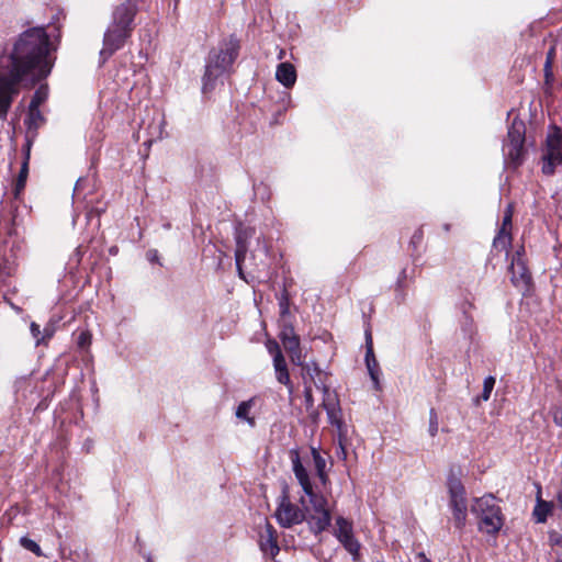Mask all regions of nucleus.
Returning <instances> with one entry per match:
<instances>
[{
    "label": "nucleus",
    "instance_id": "obj_34",
    "mask_svg": "<svg viewBox=\"0 0 562 562\" xmlns=\"http://www.w3.org/2000/svg\"><path fill=\"white\" fill-rule=\"evenodd\" d=\"M297 335L294 331V328L291 325H284L279 337L282 344L289 339L296 337Z\"/></svg>",
    "mask_w": 562,
    "mask_h": 562
},
{
    "label": "nucleus",
    "instance_id": "obj_52",
    "mask_svg": "<svg viewBox=\"0 0 562 562\" xmlns=\"http://www.w3.org/2000/svg\"><path fill=\"white\" fill-rule=\"evenodd\" d=\"M443 229H445L446 232H449V229H450V225H449V224H445V225H443Z\"/></svg>",
    "mask_w": 562,
    "mask_h": 562
},
{
    "label": "nucleus",
    "instance_id": "obj_56",
    "mask_svg": "<svg viewBox=\"0 0 562 562\" xmlns=\"http://www.w3.org/2000/svg\"><path fill=\"white\" fill-rule=\"evenodd\" d=\"M147 562H151V559H147Z\"/></svg>",
    "mask_w": 562,
    "mask_h": 562
},
{
    "label": "nucleus",
    "instance_id": "obj_55",
    "mask_svg": "<svg viewBox=\"0 0 562 562\" xmlns=\"http://www.w3.org/2000/svg\"><path fill=\"white\" fill-rule=\"evenodd\" d=\"M147 562H151V559H147Z\"/></svg>",
    "mask_w": 562,
    "mask_h": 562
},
{
    "label": "nucleus",
    "instance_id": "obj_36",
    "mask_svg": "<svg viewBox=\"0 0 562 562\" xmlns=\"http://www.w3.org/2000/svg\"><path fill=\"white\" fill-rule=\"evenodd\" d=\"M512 217H513L512 206L508 205V207L505 211L504 217H503V223H502L501 229H505V231H509L510 232Z\"/></svg>",
    "mask_w": 562,
    "mask_h": 562
},
{
    "label": "nucleus",
    "instance_id": "obj_15",
    "mask_svg": "<svg viewBox=\"0 0 562 562\" xmlns=\"http://www.w3.org/2000/svg\"><path fill=\"white\" fill-rule=\"evenodd\" d=\"M292 465H293V472L299 481L300 485L302 486L304 493H311V487H313L308 473L304 465L302 464L300 457L297 453L292 457Z\"/></svg>",
    "mask_w": 562,
    "mask_h": 562
},
{
    "label": "nucleus",
    "instance_id": "obj_37",
    "mask_svg": "<svg viewBox=\"0 0 562 562\" xmlns=\"http://www.w3.org/2000/svg\"><path fill=\"white\" fill-rule=\"evenodd\" d=\"M266 346H267V349H268L269 353L272 355L273 358L278 353H282L281 349H280V346H279V344L276 340H268Z\"/></svg>",
    "mask_w": 562,
    "mask_h": 562
},
{
    "label": "nucleus",
    "instance_id": "obj_47",
    "mask_svg": "<svg viewBox=\"0 0 562 562\" xmlns=\"http://www.w3.org/2000/svg\"><path fill=\"white\" fill-rule=\"evenodd\" d=\"M280 307H281V313H282V314L288 313V305H286V303L281 302V303H280Z\"/></svg>",
    "mask_w": 562,
    "mask_h": 562
},
{
    "label": "nucleus",
    "instance_id": "obj_20",
    "mask_svg": "<svg viewBox=\"0 0 562 562\" xmlns=\"http://www.w3.org/2000/svg\"><path fill=\"white\" fill-rule=\"evenodd\" d=\"M283 347L285 351L290 355L291 361L294 364H302V351L300 347V337L296 336L292 339L284 341Z\"/></svg>",
    "mask_w": 562,
    "mask_h": 562
},
{
    "label": "nucleus",
    "instance_id": "obj_44",
    "mask_svg": "<svg viewBox=\"0 0 562 562\" xmlns=\"http://www.w3.org/2000/svg\"><path fill=\"white\" fill-rule=\"evenodd\" d=\"M353 538V532L349 533V535H345V536H341L339 538H337L341 544L346 543L347 541L351 540Z\"/></svg>",
    "mask_w": 562,
    "mask_h": 562
},
{
    "label": "nucleus",
    "instance_id": "obj_50",
    "mask_svg": "<svg viewBox=\"0 0 562 562\" xmlns=\"http://www.w3.org/2000/svg\"><path fill=\"white\" fill-rule=\"evenodd\" d=\"M554 543H555L557 546L562 547V536L558 537V538L554 540Z\"/></svg>",
    "mask_w": 562,
    "mask_h": 562
},
{
    "label": "nucleus",
    "instance_id": "obj_27",
    "mask_svg": "<svg viewBox=\"0 0 562 562\" xmlns=\"http://www.w3.org/2000/svg\"><path fill=\"white\" fill-rule=\"evenodd\" d=\"M47 95V87L41 86L33 94L29 106L40 108L46 101Z\"/></svg>",
    "mask_w": 562,
    "mask_h": 562
},
{
    "label": "nucleus",
    "instance_id": "obj_18",
    "mask_svg": "<svg viewBox=\"0 0 562 562\" xmlns=\"http://www.w3.org/2000/svg\"><path fill=\"white\" fill-rule=\"evenodd\" d=\"M540 493L541 492L539 491L537 496V504L532 514L537 522L543 524L547 521L549 514L552 512L553 504L551 502L541 499Z\"/></svg>",
    "mask_w": 562,
    "mask_h": 562
},
{
    "label": "nucleus",
    "instance_id": "obj_32",
    "mask_svg": "<svg viewBox=\"0 0 562 562\" xmlns=\"http://www.w3.org/2000/svg\"><path fill=\"white\" fill-rule=\"evenodd\" d=\"M494 385H495V378L492 376V375H488L484 379V382H483V391H482V394H481V398L483 401H488L490 397H491V393L494 389Z\"/></svg>",
    "mask_w": 562,
    "mask_h": 562
},
{
    "label": "nucleus",
    "instance_id": "obj_2",
    "mask_svg": "<svg viewBox=\"0 0 562 562\" xmlns=\"http://www.w3.org/2000/svg\"><path fill=\"white\" fill-rule=\"evenodd\" d=\"M239 40L235 35H231L220 43L218 50L210 53L203 76L204 92L212 90L216 79L232 68L239 55Z\"/></svg>",
    "mask_w": 562,
    "mask_h": 562
},
{
    "label": "nucleus",
    "instance_id": "obj_16",
    "mask_svg": "<svg viewBox=\"0 0 562 562\" xmlns=\"http://www.w3.org/2000/svg\"><path fill=\"white\" fill-rule=\"evenodd\" d=\"M276 78L284 87H292L296 81V71L294 66L290 63H281L277 68Z\"/></svg>",
    "mask_w": 562,
    "mask_h": 562
},
{
    "label": "nucleus",
    "instance_id": "obj_25",
    "mask_svg": "<svg viewBox=\"0 0 562 562\" xmlns=\"http://www.w3.org/2000/svg\"><path fill=\"white\" fill-rule=\"evenodd\" d=\"M45 122V117L40 111V108L29 106L27 124L30 128H38Z\"/></svg>",
    "mask_w": 562,
    "mask_h": 562
},
{
    "label": "nucleus",
    "instance_id": "obj_29",
    "mask_svg": "<svg viewBox=\"0 0 562 562\" xmlns=\"http://www.w3.org/2000/svg\"><path fill=\"white\" fill-rule=\"evenodd\" d=\"M276 378L279 383L288 387L290 393L293 392V384L291 382L288 368L278 369V371H276Z\"/></svg>",
    "mask_w": 562,
    "mask_h": 562
},
{
    "label": "nucleus",
    "instance_id": "obj_39",
    "mask_svg": "<svg viewBox=\"0 0 562 562\" xmlns=\"http://www.w3.org/2000/svg\"><path fill=\"white\" fill-rule=\"evenodd\" d=\"M304 397H305V403H306V406H312L313 405V391H312V385L311 384H306L304 385Z\"/></svg>",
    "mask_w": 562,
    "mask_h": 562
},
{
    "label": "nucleus",
    "instance_id": "obj_4",
    "mask_svg": "<svg viewBox=\"0 0 562 562\" xmlns=\"http://www.w3.org/2000/svg\"><path fill=\"white\" fill-rule=\"evenodd\" d=\"M471 512L479 520V530L488 535L497 533L504 525V516L492 494L475 497Z\"/></svg>",
    "mask_w": 562,
    "mask_h": 562
},
{
    "label": "nucleus",
    "instance_id": "obj_6",
    "mask_svg": "<svg viewBox=\"0 0 562 562\" xmlns=\"http://www.w3.org/2000/svg\"><path fill=\"white\" fill-rule=\"evenodd\" d=\"M542 161V172L547 176L553 175L555 167L562 164V132L557 126L547 136Z\"/></svg>",
    "mask_w": 562,
    "mask_h": 562
},
{
    "label": "nucleus",
    "instance_id": "obj_53",
    "mask_svg": "<svg viewBox=\"0 0 562 562\" xmlns=\"http://www.w3.org/2000/svg\"><path fill=\"white\" fill-rule=\"evenodd\" d=\"M464 302H465V303H468V305H469L470 307H472V304L470 303L471 301H469V300H464Z\"/></svg>",
    "mask_w": 562,
    "mask_h": 562
},
{
    "label": "nucleus",
    "instance_id": "obj_26",
    "mask_svg": "<svg viewBox=\"0 0 562 562\" xmlns=\"http://www.w3.org/2000/svg\"><path fill=\"white\" fill-rule=\"evenodd\" d=\"M305 495L308 496L310 503L315 513L319 512L322 509H327L326 508V505H327L326 498L323 495L315 493L313 487H311V493H305Z\"/></svg>",
    "mask_w": 562,
    "mask_h": 562
},
{
    "label": "nucleus",
    "instance_id": "obj_30",
    "mask_svg": "<svg viewBox=\"0 0 562 562\" xmlns=\"http://www.w3.org/2000/svg\"><path fill=\"white\" fill-rule=\"evenodd\" d=\"M342 546L352 555L353 561L359 560L361 544L355 537Z\"/></svg>",
    "mask_w": 562,
    "mask_h": 562
},
{
    "label": "nucleus",
    "instance_id": "obj_28",
    "mask_svg": "<svg viewBox=\"0 0 562 562\" xmlns=\"http://www.w3.org/2000/svg\"><path fill=\"white\" fill-rule=\"evenodd\" d=\"M337 529L335 531V536L337 538L349 535L352 532V525L350 521L345 519L344 517H338L336 520Z\"/></svg>",
    "mask_w": 562,
    "mask_h": 562
},
{
    "label": "nucleus",
    "instance_id": "obj_45",
    "mask_svg": "<svg viewBox=\"0 0 562 562\" xmlns=\"http://www.w3.org/2000/svg\"><path fill=\"white\" fill-rule=\"evenodd\" d=\"M244 261H236V267H237V271H238V274L241 279L245 280V276H244V272H243V268H241V265H243Z\"/></svg>",
    "mask_w": 562,
    "mask_h": 562
},
{
    "label": "nucleus",
    "instance_id": "obj_24",
    "mask_svg": "<svg viewBox=\"0 0 562 562\" xmlns=\"http://www.w3.org/2000/svg\"><path fill=\"white\" fill-rule=\"evenodd\" d=\"M252 406L251 401H244L241 402L236 409V417L238 419L246 420L251 427L255 426L256 422L254 417H249V412Z\"/></svg>",
    "mask_w": 562,
    "mask_h": 562
},
{
    "label": "nucleus",
    "instance_id": "obj_9",
    "mask_svg": "<svg viewBox=\"0 0 562 562\" xmlns=\"http://www.w3.org/2000/svg\"><path fill=\"white\" fill-rule=\"evenodd\" d=\"M323 402V406L327 413L328 422L335 426L338 430V443L341 450L342 458L346 459V441H347V428L341 418V409L338 401L330 398L329 394Z\"/></svg>",
    "mask_w": 562,
    "mask_h": 562
},
{
    "label": "nucleus",
    "instance_id": "obj_22",
    "mask_svg": "<svg viewBox=\"0 0 562 562\" xmlns=\"http://www.w3.org/2000/svg\"><path fill=\"white\" fill-rule=\"evenodd\" d=\"M312 456L314 460V465L317 472V475L323 484L327 481V474L325 472L326 469V460L321 456V453L316 449H312Z\"/></svg>",
    "mask_w": 562,
    "mask_h": 562
},
{
    "label": "nucleus",
    "instance_id": "obj_1",
    "mask_svg": "<svg viewBox=\"0 0 562 562\" xmlns=\"http://www.w3.org/2000/svg\"><path fill=\"white\" fill-rule=\"evenodd\" d=\"M56 47L45 27H30L5 44L0 54V120L5 121L15 97L46 79Z\"/></svg>",
    "mask_w": 562,
    "mask_h": 562
},
{
    "label": "nucleus",
    "instance_id": "obj_38",
    "mask_svg": "<svg viewBox=\"0 0 562 562\" xmlns=\"http://www.w3.org/2000/svg\"><path fill=\"white\" fill-rule=\"evenodd\" d=\"M273 367H274V371H278V369H282V368H288L285 359L282 353H278L273 358Z\"/></svg>",
    "mask_w": 562,
    "mask_h": 562
},
{
    "label": "nucleus",
    "instance_id": "obj_42",
    "mask_svg": "<svg viewBox=\"0 0 562 562\" xmlns=\"http://www.w3.org/2000/svg\"><path fill=\"white\" fill-rule=\"evenodd\" d=\"M552 416H553V422H554L558 426H561V427H562V409H561V408H555V409L552 412Z\"/></svg>",
    "mask_w": 562,
    "mask_h": 562
},
{
    "label": "nucleus",
    "instance_id": "obj_13",
    "mask_svg": "<svg viewBox=\"0 0 562 562\" xmlns=\"http://www.w3.org/2000/svg\"><path fill=\"white\" fill-rule=\"evenodd\" d=\"M302 366V376L304 380V385L314 384L317 389H323L325 393H328V389L325 385V373L319 369V367L315 362L301 364Z\"/></svg>",
    "mask_w": 562,
    "mask_h": 562
},
{
    "label": "nucleus",
    "instance_id": "obj_23",
    "mask_svg": "<svg viewBox=\"0 0 562 562\" xmlns=\"http://www.w3.org/2000/svg\"><path fill=\"white\" fill-rule=\"evenodd\" d=\"M512 244V235L509 231L499 229L493 240V246L499 250H507Z\"/></svg>",
    "mask_w": 562,
    "mask_h": 562
},
{
    "label": "nucleus",
    "instance_id": "obj_3",
    "mask_svg": "<svg viewBox=\"0 0 562 562\" xmlns=\"http://www.w3.org/2000/svg\"><path fill=\"white\" fill-rule=\"evenodd\" d=\"M462 470L451 468L447 476V490L449 494V508L452 513V521L457 529H463L468 517L467 491L461 481Z\"/></svg>",
    "mask_w": 562,
    "mask_h": 562
},
{
    "label": "nucleus",
    "instance_id": "obj_10",
    "mask_svg": "<svg viewBox=\"0 0 562 562\" xmlns=\"http://www.w3.org/2000/svg\"><path fill=\"white\" fill-rule=\"evenodd\" d=\"M137 11L138 8L136 0H125L114 7L111 23L115 26H123L133 31L135 27L134 21Z\"/></svg>",
    "mask_w": 562,
    "mask_h": 562
},
{
    "label": "nucleus",
    "instance_id": "obj_51",
    "mask_svg": "<svg viewBox=\"0 0 562 562\" xmlns=\"http://www.w3.org/2000/svg\"><path fill=\"white\" fill-rule=\"evenodd\" d=\"M418 555L423 559L422 562H431L428 558H426V555L423 552L419 553Z\"/></svg>",
    "mask_w": 562,
    "mask_h": 562
},
{
    "label": "nucleus",
    "instance_id": "obj_40",
    "mask_svg": "<svg viewBox=\"0 0 562 562\" xmlns=\"http://www.w3.org/2000/svg\"><path fill=\"white\" fill-rule=\"evenodd\" d=\"M366 349L368 353H371V350H373V340H372V334L370 329L366 330Z\"/></svg>",
    "mask_w": 562,
    "mask_h": 562
},
{
    "label": "nucleus",
    "instance_id": "obj_21",
    "mask_svg": "<svg viewBox=\"0 0 562 562\" xmlns=\"http://www.w3.org/2000/svg\"><path fill=\"white\" fill-rule=\"evenodd\" d=\"M366 364H367L369 374H370L372 381L374 382L375 387L378 389V386H379V371L380 370H379V363H378V361L375 359L373 350H371V353H368V351H366Z\"/></svg>",
    "mask_w": 562,
    "mask_h": 562
},
{
    "label": "nucleus",
    "instance_id": "obj_8",
    "mask_svg": "<svg viewBox=\"0 0 562 562\" xmlns=\"http://www.w3.org/2000/svg\"><path fill=\"white\" fill-rule=\"evenodd\" d=\"M132 30L115 26L110 23L103 35V47L100 52V56L105 60L111 57L116 50L121 49L126 41L132 35Z\"/></svg>",
    "mask_w": 562,
    "mask_h": 562
},
{
    "label": "nucleus",
    "instance_id": "obj_49",
    "mask_svg": "<svg viewBox=\"0 0 562 562\" xmlns=\"http://www.w3.org/2000/svg\"><path fill=\"white\" fill-rule=\"evenodd\" d=\"M558 504H559V507L562 509V488L558 493Z\"/></svg>",
    "mask_w": 562,
    "mask_h": 562
},
{
    "label": "nucleus",
    "instance_id": "obj_31",
    "mask_svg": "<svg viewBox=\"0 0 562 562\" xmlns=\"http://www.w3.org/2000/svg\"><path fill=\"white\" fill-rule=\"evenodd\" d=\"M20 543H21V546L24 549L33 552L36 557H43L44 555L43 552H42L41 547L34 540H32V539H30L27 537H22L20 539Z\"/></svg>",
    "mask_w": 562,
    "mask_h": 562
},
{
    "label": "nucleus",
    "instance_id": "obj_41",
    "mask_svg": "<svg viewBox=\"0 0 562 562\" xmlns=\"http://www.w3.org/2000/svg\"><path fill=\"white\" fill-rule=\"evenodd\" d=\"M90 344V335L88 333H81L78 338V345L85 348Z\"/></svg>",
    "mask_w": 562,
    "mask_h": 562
},
{
    "label": "nucleus",
    "instance_id": "obj_17",
    "mask_svg": "<svg viewBox=\"0 0 562 562\" xmlns=\"http://www.w3.org/2000/svg\"><path fill=\"white\" fill-rule=\"evenodd\" d=\"M252 231L250 228L239 229L236 233V249L235 261H245L248 244L247 240L251 237Z\"/></svg>",
    "mask_w": 562,
    "mask_h": 562
},
{
    "label": "nucleus",
    "instance_id": "obj_33",
    "mask_svg": "<svg viewBox=\"0 0 562 562\" xmlns=\"http://www.w3.org/2000/svg\"><path fill=\"white\" fill-rule=\"evenodd\" d=\"M31 334L33 338L35 339L36 346H40L41 344H45V336H42V330L38 324L31 323L30 326Z\"/></svg>",
    "mask_w": 562,
    "mask_h": 562
},
{
    "label": "nucleus",
    "instance_id": "obj_19",
    "mask_svg": "<svg viewBox=\"0 0 562 562\" xmlns=\"http://www.w3.org/2000/svg\"><path fill=\"white\" fill-rule=\"evenodd\" d=\"M29 159H30V145H27L25 158L21 166L18 179L14 184V195L18 198L20 193L24 190L27 175H29Z\"/></svg>",
    "mask_w": 562,
    "mask_h": 562
},
{
    "label": "nucleus",
    "instance_id": "obj_12",
    "mask_svg": "<svg viewBox=\"0 0 562 562\" xmlns=\"http://www.w3.org/2000/svg\"><path fill=\"white\" fill-rule=\"evenodd\" d=\"M259 547L260 550L269 554L272 559L276 558L280 551L278 544V535L274 527L266 520L263 531L260 532Z\"/></svg>",
    "mask_w": 562,
    "mask_h": 562
},
{
    "label": "nucleus",
    "instance_id": "obj_14",
    "mask_svg": "<svg viewBox=\"0 0 562 562\" xmlns=\"http://www.w3.org/2000/svg\"><path fill=\"white\" fill-rule=\"evenodd\" d=\"M306 519L311 526V530L314 533H321L330 526L331 516L328 509H322L316 513L314 512V514H311Z\"/></svg>",
    "mask_w": 562,
    "mask_h": 562
},
{
    "label": "nucleus",
    "instance_id": "obj_46",
    "mask_svg": "<svg viewBox=\"0 0 562 562\" xmlns=\"http://www.w3.org/2000/svg\"><path fill=\"white\" fill-rule=\"evenodd\" d=\"M422 237H423V233H422L420 231H418V232H416V233L414 234V236H413V240H412V241H413V243H415V241H419V240L422 239Z\"/></svg>",
    "mask_w": 562,
    "mask_h": 562
},
{
    "label": "nucleus",
    "instance_id": "obj_35",
    "mask_svg": "<svg viewBox=\"0 0 562 562\" xmlns=\"http://www.w3.org/2000/svg\"><path fill=\"white\" fill-rule=\"evenodd\" d=\"M438 432V417L435 409H430V418H429V434L431 437H435Z\"/></svg>",
    "mask_w": 562,
    "mask_h": 562
},
{
    "label": "nucleus",
    "instance_id": "obj_43",
    "mask_svg": "<svg viewBox=\"0 0 562 562\" xmlns=\"http://www.w3.org/2000/svg\"><path fill=\"white\" fill-rule=\"evenodd\" d=\"M550 67H551L550 60H547L546 67H544V70H546V82L547 83H549L550 80L552 79V75L550 72Z\"/></svg>",
    "mask_w": 562,
    "mask_h": 562
},
{
    "label": "nucleus",
    "instance_id": "obj_7",
    "mask_svg": "<svg viewBox=\"0 0 562 562\" xmlns=\"http://www.w3.org/2000/svg\"><path fill=\"white\" fill-rule=\"evenodd\" d=\"M274 517L282 528H291L292 526L299 525L306 519L305 513L297 505L290 501L286 491H283L282 495L280 496Z\"/></svg>",
    "mask_w": 562,
    "mask_h": 562
},
{
    "label": "nucleus",
    "instance_id": "obj_54",
    "mask_svg": "<svg viewBox=\"0 0 562 562\" xmlns=\"http://www.w3.org/2000/svg\"><path fill=\"white\" fill-rule=\"evenodd\" d=\"M555 562H562V559H558Z\"/></svg>",
    "mask_w": 562,
    "mask_h": 562
},
{
    "label": "nucleus",
    "instance_id": "obj_5",
    "mask_svg": "<svg viewBox=\"0 0 562 562\" xmlns=\"http://www.w3.org/2000/svg\"><path fill=\"white\" fill-rule=\"evenodd\" d=\"M525 134V123L515 119L508 128L507 138L503 145L504 156L506 157V160L514 166V168H517L524 161Z\"/></svg>",
    "mask_w": 562,
    "mask_h": 562
},
{
    "label": "nucleus",
    "instance_id": "obj_48",
    "mask_svg": "<svg viewBox=\"0 0 562 562\" xmlns=\"http://www.w3.org/2000/svg\"><path fill=\"white\" fill-rule=\"evenodd\" d=\"M42 336H45V341L52 337V331H49L47 328L44 329V334Z\"/></svg>",
    "mask_w": 562,
    "mask_h": 562
},
{
    "label": "nucleus",
    "instance_id": "obj_11",
    "mask_svg": "<svg viewBox=\"0 0 562 562\" xmlns=\"http://www.w3.org/2000/svg\"><path fill=\"white\" fill-rule=\"evenodd\" d=\"M509 272L510 281L516 288H520L522 290L528 289L531 281V276L524 260L521 259L519 251H517L512 259Z\"/></svg>",
    "mask_w": 562,
    "mask_h": 562
}]
</instances>
